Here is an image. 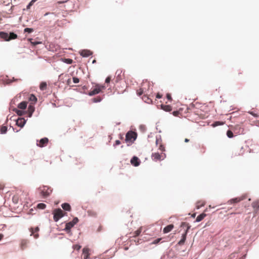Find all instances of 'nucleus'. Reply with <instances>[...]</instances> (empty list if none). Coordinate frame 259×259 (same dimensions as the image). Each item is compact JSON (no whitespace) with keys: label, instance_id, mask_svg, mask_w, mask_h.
I'll list each match as a JSON object with an SVG mask.
<instances>
[{"label":"nucleus","instance_id":"nucleus-1","mask_svg":"<svg viewBox=\"0 0 259 259\" xmlns=\"http://www.w3.org/2000/svg\"><path fill=\"white\" fill-rule=\"evenodd\" d=\"M147 85L148 87H149V84L148 83H143L142 84V88L139 89L137 91V94L138 96H140L143 94H145L146 91L144 86ZM142 100L146 103L150 104L152 102V100L147 95L144 94L142 97Z\"/></svg>","mask_w":259,"mask_h":259},{"label":"nucleus","instance_id":"nucleus-2","mask_svg":"<svg viewBox=\"0 0 259 259\" xmlns=\"http://www.w3.org/2000/svg\"><path fill=\"white\" fill-rule=\"evenodd\" d=\"M181 227L185 228L186 230H185V232L182 234V239L178 243V244L180 246L183 245L185 243L187 233L190 228V226L186 222H183L181 225Z\"/></svg>","mask_w":259,"mask_h":259},{"label":"nucleus","instance_id":"nucleus-3","mask_svg":"<svg viewBox=\"0 0 259 259\" xmlns=\"http://www.w3.org/2000/svg\"><path fill=\"white\" fill-rule=\"evenodd\" d=\"M0 37L4 40L9 41L12 39H14L17 38V35L14 32H7L1 31L0 32Z\"/></svg>","mask_w":259,"mask_h":259},{"label":"nucleus","instance_id":"nucleus-4","mask_svg":"<svg viewBox=\"0 0 259 259\" xmlns=\"http://www.w3.org/2000/svg\"><path fill=\"white\" fill-rule=\"evenodd\" d=\"M38 191L40 195L44 198H46L50 196L52 192V189L47 186H42L38 188Z\"/></svg>","mask_w":259,"mask_h":259},{"label":"nucleus","instance_id":"nucleus-5","mask_svg":"<svg viewBox=\"0 0 259 259\" xmlns=\"http://www.w3.org/2000/svg\"><path fill=\"white\" fill-rule=\"evenodd\" d=\"M137 134L136 132L130 131H128L125 135V141L129 144H132L137 139Z\"/></svg>","mask_w":259,"mask_h":259},{"label":"nucleus","instance_id":"nucleus-6","mask_svg":"<svg viewBox=\"0 0 259 259\" xmlns=\"http://www.w3.org/2000/svg\"><path fill=\"white\" fill-rule=\"evenodd\" d=\"M106 88L105 86L101 85L99 84H96L95 85V88L90 91L88 95L90 96H92L101 93L102 90H105Z\"/></svg>","mask_w":259,"mask_h":259},{"label":"nucleus","instance_id":"nucleus-7","mask_svg":"<svg viewBox=\"0 0 259 259\" xmlns=\"http://www.w3.org/2000/svg\"><path fill=\"white\" fill-rule=\"evenodd\" d=\"M66 213L64 212L60 208L55 209L53 211L54 215V220L55 222L58 221V220L62 218Z\"/></svg>","mask_w":259,"mask_h":259},{"label":"nucleus","instance_id":"nucleus-8","mask_svg":"<svg viewBox=\"0 0 259 259\" xmlns=\"http://www.w3.org/2000/svg\"><path fill=\"white\" fill-rule=\"evenodd\" d=\"M165 157L166 155L163 153H161V154L159 153H154L152 154V158L155 161L163 160Z\"/></svg>","mask_w":259,"mask_h":259},{"label":"nucleus","instance_id":"nucleus-9","mask_svg":"<svg viewBox=\"0 0 259 259\" xmlns=\"http://www.w3.org/2000/svg\"><path fill=\"white\" fill-rule=\"evenodd\" d=\"M78 222V219L77 218H74L71 222L66 224L65 229L66 230H70Z\"/></svg>","mask_w":259,"mask_h":259},{"label":"nucleus","instance_id":"nucleus-10","mask_svg":"<svg viewBox=\"0 0 259 259\" xmlns=\"http://www.w3.org/2000/svg\"><path fill=\"white\" fill-rule=\"evenodd\" d=\"M246 198V195H242L240 197L235 198L233 199H232L228 201V203L230 204L235 203H238L240 202L241 201L245 199Z\"/></svg>","mask_w":259,"mask_h":259},{"label":"nucleus","instance_id":"nucleus-11","mask_svg":"<svg viewBox=\"0 0 259 259\" xmlns=\"http://www.w3.org/2000/svg\"><path fill=\"white\" fill-rule=\"evenodd\" d=\"M29 230L31 232V235H33L34 238L37 239L38 238L39 234L38 232L39 230V228L38 227L35 228H31Z\"/></svg>","mask_w":259,"mask_h":259},{"label":"nucleus","instance_id":"nucleus-12","mask_svg":"<svg viewBox=\"0 0 259 259\" xmlns=\"http://www.w3.org/2000/svg\"><path fill=\"white\" fill-rule=\"evenodd\" d=\"M49 142V140L47 138H44L40 139L39 143L37 144V145L40 147H43L46 146Z\"/></svg>","mask_w":259,"mask_h":259},{"label":"nucleus","instance_id":"nucleus-13","mask_svg":"<svg viewBox=\"0 0 259 259\" xmlns=\"http://www.w3.org/2000/svg\"><path fill=\"white\" fill-rule=\"evenodd\" d=\"M244 153V150L243 147L239 148L236 149L234 153V156H239L243 155Z\"/></svg>","mask_w":259,"mask_h":259},{"label":"nucleus","instance_id":"nucleus-14","mask_svg":"<svg viewBox=\"0 0 259 259\" xmlns=\"http://www.w3.org/2000/svg\"><path fill=\"white\" fill-rule=\"evenodd\" d=\"M26 123V120L23 118H19L16 121V124L20 127H23Z\"/></svg>","mask_w":259,"mask_h":259},{"label":"nucleus","instance_id":"nucleus-15","mask_svg":"<svg viewBox=\"0 0 259 259\" xmlns=\"http://www.w3.org/2000/svg\"><path fill=\"white\" fill-rule=\"evenodd\" d=\"M131 163L132 165L137 166L140 164V161L137 157L134 156L131 160Z\"/></svg>","mask_w":259,"mask_h":259},{"label":"nucleus","instance_id":"nucleus-16","mask_svg":"<svg viewBox=\"0 0 259 259\" xmlns=\"http://www.w3.org/2000/svg\"><path fill=\"white\" fill-rule=\"evenodd\" d=\"M90 249L88 248H84L82 250L83 259H88L90 255Z\"/></svg>","mask_w":259,"mask_h":259},{"label":"nucleus","instance_id":"nucleus-17","mask_svg":"<svg viewBox=\"0 0 259 259\" xmlns=\"http://www.w3.org/2000/svg\"><path fill=\"white\" fill-rule=\"evenodd\" d=\"M174 228V226L172 224H170L164 228L163 232L164 233H167L170 232L172 229Z\"/></svg>","mask_w":259,"mask_h":259},{"label":"nucleus","instance_id":"nucleus-18","mask_svg":"<svg viewBox=\"0 0 259 259\" xmlns=\"http://www.w3.org/2000/svg\"><path fill=\"white\" fill-rule=\"evenodd\" d=\"M161 108L162 110H163L164 111H166V112H169V111H171V110H172L171 106L169 105L161 104Z\"/></svg>","mask_w":259,"mask_h":259},{"label":"nucleus","instance_id":"nucleus-19","mask_svg":"<svg viewBox=\"0 0 259 259\" xmlns=\"http://www.w3.org/2000/svg\"><path fill=\"white\" fill-rule=\"evenodd\" d=\"M34 106L32 105H29L28 110H27L28 117H30L32 116V113L34 112Z\"/></svg>","mask_w":259,"mask_h":259},{"label":"nucleus","instance_id":"nucleus-20","mask_svg":"<svg viewBox=\"0 0 259 259\" xmlns=\"http://www.w3.org/2000/svg\"><path fill=\"white\" fill-rule=\"evenodd\" d=\"M252 207L257 211L259 209V200H256L252 202Z\"/></svg>","mask_w":259,"mask_h":259},{"label":"nucleus","instance_id":"nucleus-21","mask_svg":"<svg viewBox=\"0 0 259 259\" xmlns=\"http://www.w3.org/2000/svg\"><path fill=\"white\" fill-rule=\"evenodd\" d=\"M27 103L26 101H23L19 104L18 107L21 109H25L27 107Z\"/></svg>","mask_w":259,"mask_h":259},{"label":"nucleus","instance_id":"nucleus-22","mask_svg":"<svg viewBox=\"0 0 259 259\" xmlns=\"http://www.w3.org/2000/svg\"><path fill=\"white\" fill-rule=\"evenodd\" d=\"M62 208L67 211H70L71 210V206L69 204L67 203H63L62 205Z\"/></svg>","mask_w":259,"mask_h":259},{"label":"nucleus","instance_id":"nucleus-23","mask_svg":"<svg viewBox=\"0 0 259 259\" xmlns=\"http://www.w3.org/2000/svg\"><path fill=\"white\" fill-rule=\"evenodd\" d=\"M206 216V214L204 213H202L201 214H200V215H199L196 219V222H200L201 221H202L205 217Z\"/></svg>","mask_w":259,"mask_h":259},{"label":"nucleus","instance_id":"nucleus-24","mask_svg":"<svg viewBox=\"0 0 259 259\" xmlns=\"http://www.w3.org/2000/svg\"><path fill=\"white\" fill-rule=\"evenodd\" d=\"M27 243H28V241L26 240H22V241L21 242L20 246H21V248L22 250L24 249L26 247Z\"/></svg>","mask_w":259,"mask_h":259},{"label":"nucleus","instance_id":"nucleus-25","mask_svg":"<svg viewBox=\"0 0 259 259\" xmlns=\"http://www.w3.org/2000/svg\"><path fill=\"white\" fill-rule=\"evenodd\" d=\"M205 205V202L203 201H199L196 203V207L197 209H199L201 207Z\"/></svg>","mask_w":259,"mask_h":259},{"label":"nucleus","instance_id":"nucleus-26","mask_svg":"<svg viewBox=\"0 0 259 259\" xmlns=\"http://www.w3.org/2000/svg\"><path fill=\"white\" fill-rule=\"evenodd\" d=\"M141 232H142V227H140L139 229H138L137 231H135L133 233V236L134 237H136L138 236L140 234Z\"/></svg>","mask_w":259,"mask_h":259},{"label":"nucleus","instance_id":"nucleus-27","mask_svg":"<svg viewBox=\"0 0 259 259\" xmlns=\"http://www.w3.org/2000/svg\"><path fill=\"white\" fill-rule=\"evenodd\" d=\"M224 124H225L224 122L218 121L214 122L211 125L213 127H215V126H219V125H224Z\"/></svg>","mask_w":259,"mask_h":259},{"label":"nucleus","instance_id":"nucleus-28","mask_svg":"<svg viewBox=\"0 0 259 259\" xmlns=\"http://www.w3.org/2000/svg\"><path fill=\"white\" fill-rule=\"evenodd\" d=\"M47 84L45 82H42L39 85V88L41 91L45 90L47 89Z\"/></svg>","mask_w":259,"mask_h":259},{"label":"nucleus","instance_id":"nucleus-29","mask_svg":"<svg viewBox=\"0 0 259 259\" xmlns=\"http://www.w3.org/2000/svg\"><path fill=\"white\" fill-rule=\"evenodd\" d=\"M29 101H31L34 103L36 102L37 101V99H36V97L34 95H33V94L30 95V96L29 98Z\"/></svg>","mask_w":259,"mask_h":259},{"label":"nucleus","instance_id":"nucleus-30","mask_svg":"<svg viewBox=\"0 0 259 259\" xmlns=\"http://www.w3.org/2000/svg\"><path fill=\"white\" fill-rule=\"evenodd\" d=\"M46 207V205L42 203H39L37 205V207L39 209H45Z\"/></svg>","mask_w":259,"mask_h":259},{"label":"nucleus","instance_id":"nucleus-31","mask_svg":"<svg viewBox=\"0 0 259 259\" xmlns=\"http://www.w3.org/2000/svg\"><path fill=\"white\" fill-rule=\"evenodd\" d=\"M28 40L30 42V43L33 46H36V45H37L38 44H41V42H39V41H32V38H29Z\"/></svg>","mask_w":259,"mask_h":259},{"label":"nucleus","instance_id":"nucleus-32","mask_svg":"<svg viewBox=\"0 0 259 259\" xmlns=\"http://www.w3.org/2000/svg\"><path fill=\"white\" fill-rule=\"evenodd\" d=\"M15 112L19 116H21L24 114V112L22 110H20L19 109H15Z\"/></svg>","mask_w":259,"mask_h":259},{"label":"nucleus","instance_id":"nucleus-33","mask_svg":"<svg viewBox=\"0 0 259 259\" xmlns=\"http://www.w3.org/2000/svg\"><path fill=\"white\" fill-rule=\"evenodd\" d=\"M7 131V127L6 126H3L1 128V132L2 134H5Z\"/></svg>","mask_w":259,"mask_h":259},{"label":"nucleus","instance_id":"nucleus-34","mask_svg":"<svg viewBox=\"0 0 259 259\" xmlns=\"http://www.w3.org/2000/svg\"><path fill=\"white\" fill-rule=\"evenodd\" d=\"M227 135L229 138L233 137V133L231 131L228 130L227 132Z\"/></svg>","mask_w":259,"mask_h":259},{"label":"nucleus","instance_id":"nucleus-35","mask_svg":"<svg viewBox=\"0 0 259 259\" xmlns=\"http://www.w3.org/2000/svg\"><path fill=\"white\" fill-rule=\"evenodd\" d=\"M93 102L95 103L99 102L102 100V98L100 97H97L93 99Z\"/></svg>","mask_w":259,"mask_h":259},{"label":"nucleus","instance_id":"nucleus-36","mask_svg":"<svg viewBox=\"0 0 259 259\" xmlns=\"http://www.w3.org/2000/svg\"><path fill=\"white\" fill-rule=\"evenodd\" d=\"M35 1L36 0H32L27 6V9H29L30 7L33 5V4L35 2Z\"/></svg>","mask_w":259,"mask_h":259},{"label":"nucleus","instance_id":"nucleus-37","mask_svg":"<svg viewBox=\"0 0 259 259\" xmlns=\"http://www.w3.org/2000/svg\"><path fill=\"white\" fill-rule=\"evenodd\" d=\"M24 31L25 32L31 33L33 31V29L30 28H26L24 29Z\"/></svg>","mask_w":259,"mask_h":259},{"label":"nucleus","instance_id":"nucleus-38","mask_svg":"<svg viewBox=\"0 0 259 259\" xmlns=\"http://www.w3.org/2000/svg\"><path fill=\"white\" fill-rule=\"evenodd\" d=\"M73 248L74 250H79L81 248V246L78 244H75L73 245Z\"/></svg>","mask_w":259,"mask_h":259},{"label":"nucleus","instance_id":"nucleus-39","mask_svg":"<svg viewBox=\"0 0 259 259\" xmlns=\"http://www.w3.org/2000/svg\"><path fill=\"white\" fill-rule=\"evenodd\" d=\"M64 62L67 64H71L72 63L73 60L71 59H65Z\"/></svg>","mask_w":259,"mask_h":259},{"label":"nucleus","instance_id":"nucleus-40","mask_svg":"<svg viewBox=\"0 0 259 259\" xmlns=\"http://www.w3.org/2000/svg\"><path fill=\"white\" fill-rule=\"evenodd\" d=\"M161 240V238H158L157 239H155L151 243V244H156L158 243Z\"/></svg>","mask_w":259,"mask_h":259},{"label":"nucleus","instance_id":"nucleus-41","mask_svg":"<svg viewBox=\"0 0 259 259\" xmlns=\"http://www.w3.org/2000/svg\"><path fill=\"white\" fill-rule=\"evenodd\" d=\"M160 145H159V148L158 149L161 151H165V147L163 146V145H162L161 143H159Z\"/></svg>","mask_w":259,"mask_h":259},{"label":"nucleus","instance_id":"nucleus-42","mask_svg":"<svg viewBox=\"0 0 259 259\" xmlns=\"http://www.w3.org/2000/svg\"><path fill=\"white\" fill-rule=\"evenodd\" d=\"M73 81L74 83H77L79 82V79L77 77H73Z\"/></svg>","mask_w":259,"mask_h":259},{"label":"nucleus","instance_id":"nucleus-43","mask_svg":"<svg viewBox=\"0 0 259 259\" xmlns=\"http://www.w3.org/2000/svg\"><path fill=\"white\" fill-rule=\"evenodd\" d=\"M180 114V112L179 111H175L172 112V114L175 116H179Z\"/></svg>","mask_w":259,"mask_h":259},{"label":"nucleus","instance_id":"nucleus-44","mask_svg":"<svg viewBox=\"0 0 259 259\" xmlns=\"http://www.w3.org/2000/svg\"><path fill=\"white\" fill-rule=\"evenodd\" d=\"M166 98H167V99L169 101H170V102H171V101H172V98H171V97L170 94H169V93H167V94H166Z\"/></svg>","mask_w":259,"mask_h":259},{"label":"nucleus","instance_id":"nucleus-45","mask_svg":"<svg viewBox=\"0 0 259 259\" xmlns=\"http://www.w3.org/2000/svg\"><path fill=\"white\" fill-rule=\"evenodd\" d=\"M248 113L253 115V116L254 117H257V114L256 113H255L254 112H253V111H249Z\"/></svg>","mask_w":259,"mask_h":259},{"label":"nucleus","instance_id":"nucleus-46","mask_svg":"<svg viewBox=\"0 0 259 259\" xmlns=\"http://www.w3.org/2000/svg\"><path fill=\"white\" fill-rule=\"evenodd\" d=\"M110 80H111V77H110V76H108V77L106 78L105 82H106V83H109V82H110Z\"/></svg>","mask_w":259,"mask_h":259},{"label":"nucleus","instance_id":"nucleus-47","mask_svg":"<svg viewBox=\"0 0 259 259\" xmlns=\"http://www.w3.org/2000/svg\"><path fill=\"white\" fill-rule=\"evenodd\" d=\"M162 96V95L160 94L159 93H157L156 95V98L158 99L161 98Z\"/></svg>","mask_w":259,"mask_h":259},{"label":"nucleus","instance_id":"nucleus-48","mask_svg":"<svg viewBox=\"0 0 259 259\" xmlns=\"http://www.w3.org/2000/svg\"><path fill=\"white\" fill-rule=\"evenodd\" d=\"M120 144V142L119 140H116L115 141V144L114 145V146H115V145H118Z\"/></svg>","mask_w":259,"mask_h":259},{"label":"nucleus","instance_id":"nucleus-49","mask_svg":"<svg viewBox=\"0 0 259 259\" xmlns=\"http://www.w3.org/2000/svg\"><path fill=\"white\" fill-rule=\"evenodd\" d=\"M67 84L69 85H70V84H71V79L70 78L68 79V80L67 81Z\"/></svg>","mask_w":259,"mask_h":259},{"label":"nucleus","instance_id":"nucleus-50","mask_svg":"<svg viewBox=\"0 0 259 259\" xmlns=\"http://www.w3.org/2000/svg\"><path fill=\"white\" fill-rule=\"evenodd\" d=\"M4 235L2 234H0V241L3 238Z\"/></svg>","mask_w":259,"mask_h":259},{"label":"nucleus","instance_id":"nucleus-51","mask_svg":"<svg viewBox=\"0 0 259 259\" xmlns=\"http://www.w3.org/2000/svg\"><path fill=\"white\" fill-rule=\"evenodd\" d=\"M81 55H82V56H84V57H87V56H89V54H83V52H82V53H81Z\"/></svg>","mask_w":259,"mask_h":259},{"label":"nucleus","instance_id":"nucleus-52","mask_svg":"<svg viewBox=\"0 0 259 259\" xmlns=\"http://www.w3.org/2000/svg\"><path fill=\"white\" fill-rule=\"evenodd\" d=\"M159 142H160V141H159V140H158V139H157V140H156V145H158Z\"/></svg>","mask_w":259,"mask_h":259},{"label":"nucleus","instance_id":"nucleus-53","mask_svg":"<svg viewBox=\"0 0 259 259\" xmlns=\"http://www.w3.org/2000/svg\"><path fill=\"white\" fill-rule=\"evenodd\" d=\"M189 141V139H187V138L185 139V142H188Z\"/></svg>","mask_w":259,"mask_h":259},{"label":"nucleus","instance_id":"nucleus-54","mask_svg":"<svg viewBox=\"0 0 259 259\" xmlns=\"http://www.w3.org/2000/svg\"><path fill=\"white\" fill-rule=\"evenodd\" d=\"M256 125L259 126V120L257 121L256 122Z\"/></svg>","mask_w":259,"mask_h":259},{"label":"nucleus","instance_id":"nucleus-55","mask_svg":"<svg viewBox=\"0 0 259 259\" xmlns=\"http://www.w3.org/2000/svg\"><path fill=\"white\" fill-rule=\"evenodd\" d=\"M192 217H195V213H194L192 215Z\"/></svg>","mask_w":259,"mask_h":259}]
</instances>
